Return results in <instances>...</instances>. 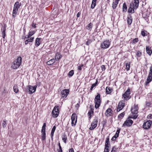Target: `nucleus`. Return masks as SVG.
Segmentation results:
<instances>
[{"label": "nucleus", "instance_id": "57", "mask_svg": "<svg viewBox=\"0 0 152 152\" xmlns=\"http://www.w3.org/2000/svg\"><path fill=\"white\" fill-rule=\"evenodd\" d=\"M46 126V124L45 123H44L43 124V125L42 127V128H45Z\"/></svg>", "mask_w": 152, "mask_h": 152}, {"label": "nucleus", "instance_id": "10", "mask_svg": "<svg viewBox=\"0 0 152 152\" xmlns=\"http://www.w3.org/2000/svg\"><path fill=\"white\" fill-rule=\"evenodd\" d=\"M98 123V120L97 119H95L91 124V126L89 128L90 130H93L95 129L97 126Z\"/></svg>", "mask_w": 152, "mask_h": 152}, {"label": "nucleus", "instance_id": "41", "mask_svg": "<svg viewBox=\"0 0 152 152\" xmlns=\"http://www.w3.org/2000/svg\"><path fill=\"white\" fill-rule=\"evenodd\" d=\"M117 150V148H116L115 147H113L112 150L111 152H116Z\"/></svg>", "mask_w": 152, "mask_h": 152}, {"label": "nucleus", "instance_id": "13", "mask_svg": "<svg viewBox=\"0 0 152 152\" xmlns=\"http://www.w3.org/2000/svg\"><path fill=\"white\" fill-rule=\"evenodd\" d=\"M69 93V91L68 89H65L61 91V94L62 97L65 98Z\"/></svg>", "mask_w": 152, "mask_h": 152}, {"label": "nucleus", "instance_id": "47", "mask_svg": "<svg viewBox=\"0 0 152 152\" xmlns=\"http://www.w3.org/2000/svg\"><path fill=\"white\" fill-rule=\"evenodd\" d=\"M83 66V64H81L80 66L78 67V69L81 70L82 69V67Z\"/></svg>", "mask_w": 152, "mask_h": 152}, {"label": "nucleus", "instance_id": "55", "mask_svg": "<svg viewBox=\"0 0 152 152\" xmlns=\"http://www.w3.org/2000/svg\"><path fill=\"white\" fill-rule=\"evenodd\" d=\"M80 15H81V13H80V12H78L77 13V18L79 17L80 16Z\"/></svg>", "mask_w": 152, "mask_h": 152}, {"label": "nucleus", "instance_id": "26", "mask_svg": "<svg viewBox=\"0 0 152 152\" xmlns=\"http://www.w3.org/2000/svg\"><path fill=\"white\" fill-rule=\"evenodd\" d=\"M1 30L2 31V35L3 38H4L5 36V31L6 28L4 27H3L1 28Z\"/></svg>", "mask_w": 152, "mask_h": 152}, {"label": "nucleus", "instance_id": "39", "mask_svg": "<svg viewBox=\"0 0 152 152\" xmlns=\"http://www.w3.org/2000/svg\"><path fill=\"white\" fill-rule=\"evenodd\" d=\"M138 41V38H136L132 40V42L133 44H135L136 42H137Z\"/></svg>", "mask_w": 152, "mask_h": 152}, {"label": "nucleus", "instance_id": "50", "mask_svg": "<svg viewBox=\"0 0 152 152\" xmlns=\"http://www.w3.org/2000/svg\"><path fill=\"white\" fill-rule=\"evenodd\" d=\"M141 35L143 36H146L145 32L143 31H141Z\"/></svg>", "mask_w": 152, "mask_h": 152}, {"label": "nucleus", "instance_id": "30", "mask_svg": "<svg viewBox=\"0 0 152 152\" xmlns=\"http://www.w3.org/2000/svg\"><path fill=\"white\" fill-rule=\"evenodd\" d=\"M35 33V32L34 31H29L28 33V35H27L28 38H30L31 36H32L33 34H34Z\"/></svg>", "mask_w": 152, "mask_h": 152}, {"label": "nucleus", "instance_id": "60", "mask_svg": "<svg viewBox=\"0 0 152 152\" xmlns=\"http://www.w3.org/2000/svg\"><path fill=\"white\" fill-rule=\"evenodd\" d=\"M120 130H121V129H119L117 130L116 131V133H117L119 134V133L120 132Z\"/></svg>", "mask_w": 152, "mask_h": 152}, {"label": "nucleus", "instance_id": "1", "mask_svg": "<svg viewBox=\"0 0 152 152\" xmlns=\"http://www.w3.org/2000/svg\"><path fill=\"white\" fill-rule=\"evenodd\" d=\"M134 1L133 4H131L130 5V7L128 10L129 13H134V9H136L138 7L139 3V0H134Z\"/></svg>", "mask_w": 152, "mask_h": 152}, {"label": "nucleus", "instance_id": "19", "mask_svg": "<svg viewBox=\"0 0 152 152\" xmlns=\"http://www.w3.org/2000/svg\"><path fill=\"white\" fill-rule=\"evenodd\" d=\"M152 80V75H149L145 85H147Z\"/></svg>", "mask_w": 152, "mask_h": 152}, {"label": "nucleus", "instance_id": "3", "mask_svg": "<svg viewBox=\"0 0 152 152\" xmlns=\"http://www.w3.org/2000/svg\"><path fill=\"white\" fill-rule=\"evenodd\" d=\"M100 97V94H98L94 98L95 107L96 109L99 108L100 106L101 103V100Z\"/></svg>", "mask_w": 152, "mask_h": 152}, {"label": "nucleus", "instance_id": "43", "mask_svg": "<svg viewBox=\"0 0 152 152\" xmlns=\"http://www.w3.org/2000/svg\"><path fill=\"white\" fill-rule=\"evenodd\" d=\"M109 147H105L104 149V152H109Z\"/></svg>", "mask_w": 152, "mask_h": 152}, {"label": "nucleus", "instance_id": "23", "mask_svg": "<svg viewBox=\"0 0 152 152\" xmlns=\"http://www.w3.org/2000/svg\"><path fill=\"white\" fill-rule=\"evenodd\" d=\"M61 57V55L59 53H56L55 59L56 60H58Z\"/></svg>", "mask_w": 152, "mask_h": 152}, {"label": "nucleus", "instance_id": "51", "mask_svg": "<svg viewBox=\"0 0 152 152\" xmlns=\"http://www.w3.org/2000/svg\"><path fill=\"white\" fill-rule=\"evenodd\" d=\"M80 106V105L79 104L77 103L75 105V107L76 108H77V110H78V108H79V107Z\"/></svg>", "mask_w": 152, "mask_h": 152}, {"label": "nucleus", "instance_id": "38", "mask_svg": "<svg viewBox=\"0 0 152 152\" xmlns=\"http://www.w3.org/2000/svg\"><path fill=\"white\" fill-rule=\"evenodd\" d=\"M125 114V113L124 112H123L121 114H120L118 115V117L119 118H121L124 117V115Z\"/></svg>", "mask_w": 152, "mask_h": 152}, {"label": "nucleus", "instance_id": "24", "mask_svg": "<svg viewBox=\"0 0 152 152\" xmlns=\"http://www.w3.org/2000/svg\"><path fill=\"white\" fill-rule=\"evenodd\" d=\"M41 38H37L35 41V45H37V46H39L40 44V41Z\"/></svg>", "mask_w": 152, "mask_h": 152}, {"label": "nucleus", "instance_id": "25", "mask_svg": "<svg viewBox=\"0 0 152 152\" xmlns=\"http://www.w3.org/2000/svg\"><path fill=\"white\" fill-rule=\"evenodd\" d=\"M14 92L15 93H18L19 91L18 86L17 85L15 84L13 87Z\"/></svg>", "mask_w": 152, "mask_h": 152}, {"label": "nucleus", "instance_id": "62", "mask_svg": "<svg viewBox=\"0 0 152 152\" xmlns=\"http://www.w3.org/2000/svg\"><path fill=\"white\" fill-rule=\"evenodd\" d=\"M56 129V126H54L53 128L52 129V130H54V131H55V129Z\"/></svg>", "mask_w": 152, "mask_h": 152}, {"label": "nucleus", "instance_id": "7", "mask_svg": "<svg viewBox=\"0 0 152 152\" xmlns=\"http://www.w3.org/2000/svg\"><path fill=\"white\" fill-rule=\"evenodd\" d=\"M72 123L71 124L72 126H75L77 121V116L75 113H73L71 116Z\"/></svg>", "mask_w": 152, "mask_h": 152}, {"label": "nucleus", "instance_id": "20", "mask_svg": "<svg viewBox=\"0 0 152 152\" xmlns=\"http://www.w3.org/2000/svg\"><path fill=\"white\" fill-rule=\"evenodd\" d=\"M132 19L131 15H129L127 17V22L128 24L131 25L132 22Z\"/></svg>", "mask_w": 152, "mask_h": 152}, {"label": "nucleus", "instance_id": "46", "mask_svg": "<svg viewBox=\"0 0 152 152\" xmlns=\"http://www.w3.org/2000/svg\"><path fill=\"white\" fill-rule=\"evenodd\" d=\"M149 75H152V66H151L150 67V72H149Z\"/></svg>", "mask_w": 152, "mask_h": 152}, {"label": "nucleus", "instance_id": "37", "mask_svg": "<svg viewBox=\"0 0 152 152\" xmlns=\"http://www.w3.org/2000/svg\"><path fill=\"white\" fill-rule=\"evenodd\" d=\"M126 69L127 70H129L130 69V63H129L126 64Z\"/></svg>", "mask_w": 152, "mask_h": 152}, {"label": "nucleus", "instance_id": "21", "mask_svg": "<svg viewBox=\"0 0 152 152\" xmlns=\"http://www.w3.org/2000/svg\"><path fill=\"white\" fill-rule=\"evenodd\" d=\"M55 60L56 59L55 58L52 59L46 62V64L47 65H52L54 63L55 61Z\"/></svg>", "mask_w": 152, "mask_h": 152}, {"label": "nucleus", "instance_id": "29", "mask_svg": "<svg viewBox=\"0 0 152 152\" xmlns=\"http://www.w3.org/2000/svg\"><path fill=\"white\" fill-rule=\"evenodd\" d=\"M62 140L65 143H66V140L67 139V138L66 137V136L65 134H63L62 136Z\"/></svg>", "mask_w": 152, "mask_h": 152}, {"label": "nucleus", "instance_id": "52", "mask_svg": "<svg viewBox=\"0 0 152 152\" xmlns=\"http://www.w3.org/2000/svg\"><path fill=\"white\" fill-rule=\"evenodd\" d=\"M110 144H109V143H108L107 142H105V147H109V145H110Z\"/></svg>", "mask_w": 152, "mask_h": 152}, {"label": "nucleus", "instance_id": "31", "mask_svg": "<svg viewBox=\"0 0 152 152\" xmlns=\"http://www.w3.org/2000/svg\"><path fill=\"white\" fill-rule=\"evenodd\" d=\"M142 55V53L140 51H136V55L137 57H140Z\"/></svg>", "mask_w": 152, "mask_h": 152}, {"label": "nucleus", "instance_id": "64", "mask_svg": "<svg viewBox=\"0 0 152 152\" xmlns=\"http://www.w3.org/2000/svg\"><path fill=\"white\" fill-rule=\"evenodd\" d=\"M58 145L59 147V149H61V148H62L61 147L60 145V142L58 143Z\"/></svg>", "mask_w": 152, "mask_h": 152}, {"label": "nucleus", "instance_id": "34", "mask_svg": "<svg viewBox=\"0 0 152 152\" xmlns=\"http://www.w3.org/2000/svg\"><path fill=\"white\" fill-rule=\"evenodd\" d=\"M93 24L90 23L88 25L87 29L88 30H90L92 28Z\"/></svg>", "mask_w": 152, "mask_h": 152}, {"label": "nucleus", "instance_id": "45", "mask_svg": "<svg viewBox=\"0 0 152 152\" xmlns=\"http://www.w3.org/2000/svg\"><path fill=\"white\" fill-rule=\"evenodd\" d=\"M18 11V10L13 8L12 13L16 14H17Z\"/></svg>", "mask_w": 152, "mask_h": 152}, {"label": "nucleus", "instance_id": "15", "mask_svg": "<svg viewBox=\"0 0 152 152\" xmlns=\"http://www.w3.org/2000/svg\"><path fill=\"white\" fill-rule=\"evenodd\" d=\"M133 123V121L131 119H129L126 121L123 124V126H131Z\"/></svg>", "mask_w": 152, "mask_h": 152}, {"label": "nucleus", "instance_id": "36", "mask_svg": "<svg viewBox=\"0 0 152 152\" xmlns=\"http://www.w3.org/2000/svg\"><path fill=\"white\" fill-rule=\"evenodd\" d=\"M42 140H45L46 138V133H42Z\"/></svg>", "mask_w": 152, "mask_h": 152}, {"label": "nucleus", "instance_id": "54", "mask_svg": "<svg viewBox=\"0 0 152 152\" xmlns=\"http://www.w3.org/2000/svg\"><path fill=\"white\" fill-rule=\"evenodd\" d=\"M69 152H74L73 148H71L69 151Z\"/></svg>", "mask_w": 152, "mask_h": 152}, {"label": "nucleus", "instance_id": "56", "mask_svg": "<svg viewBox=\"0 0 152 152\" xmlns=\"http://www.w3.org/2000/svg\"><path fill=\"white\" fill-rule=\"evenodd\" d=\"M137 116H138V115H137V114H135V115H134L133 116V118L134 119H136L137 118Z\"/></svg>", "mask_w": 152, "mask_h": 152}, {"label": "nucleus", "instance_id": "9", "mask_svg": "<svg viewBox=\"0 0 152 152\" xmlns=\"http://www.w3.org/2000/svg\"><path fill=\"white\" fill-rule=\"evenodd\" d=\"M152 121L150 120L144 123L143 125V128L145 129H148L150 127L152 124Z\"/></svg>", "mask_w": 152, "mask_h": 152}, {"label": "nucleus", "instance_id": "27", "mask_svg": "<svg viewBox=\"0 0 152 152\" xmlns=\"http://www.w3.org/2000/svg\"><path fill=\"white\" fill-rule=\"evenodd\" d=\"M97 0H92V4L91 6V8L94 9L96 5V2Z\"/></svg>", "mask_w": 152, "mask_h": 152}, {"label": "nucleus", "instance_id": "44", "mask_svg": "<svg viewBox=\"0 0 152 152\" xmlns=\"http://www.w3.org/2000/svg\"><path fill=\"white\" fill-rule=\"evenodd\" d=\"M89 118L90 119L91 118V112H88V113Z\"/></svg>", "mask_w": 152, "mask_h": 152}, {"label": "nucleus", "instance_id": "16", "mask_svg": "<svg viewBox=\"0 0 152 152\" xmlns=\"http://www.w3.org/2000/svg\"><path fill=\"white\" fill-rule=\"evenodd\" d=\"M21 5V3H19V2L17 1L15 4L13 8L18 10Z\"/></svg>", "mask_w": 152, "mask_h": 152}, {"label": "nucleus", "instance_id": "59", "mask_svg": "<svg viewBox=\"0 0 152 152\" xmlns=\"http://www.w3.org/2000/svg\"><path fill=\"white\" fill-rule=\"evenodd\" d=\"M119 134L116 133L115 135L114 136H115L117 138V137H118V136H119Z\"/></svg>", "mask_w": 152, "mask_h": 152}, {"label": "nucleus", "instance_id": "49", "mask_svg": "<svg viewBox=\"0 0 152 152\" xmlns=\"http://www.w3.org/2000/svg\"><path fill=\"white\" fill-rule=\"evenodd\" d=\"M101 68L102 71H104L105 70V67L104 65L101 66Z\"/></svg>", "mask_w": 152, "mask_h": 152}, {"label": "nucleus", "instance_id": "53", "mask_svg": "<svg viewBox=\"0 0 152 152\" xmlns=\"http://www.w3.org/2000/svg\"><path fill=\"white\" fill-rule=\"evenodd\" d=\"M116 138V137L115 136H114L112 138L111 140L113 141L115 140Z\"/></svg>", "mask_w": 152, "mask_h": 152}, {"label": "nucleus", "instance_id": "8", "mask_svg": "<svg viewBox=\"0 0 152 152\" xmlns=\"http://www.w3.org/2000/svg\"><path fill=\"white\" fill-rule=\"evenodd\" d=\"M130 94V90L128 89L125 92L124 94L123 95V97L125 100H127L130 99L131 97V96L129 95Z\"/></svg>", "mask_w": 152, "mask_h": 152}, {"label": "nucleus", "instance_id": "14", "mask_svg": "<svg viewBox=\"0 0 152 152\" xmlns=\"http://www.w3.org/2000/svg\"><path fill=\"white\" fill-rule=\"evenodd\" d=\"M105 114L106 116H112L113 115V111L110 108H108L106 111Z\"/></svg>", "mask_w": 152, "mask_h": 152}, {"label": "nucleus", "instance_id": "35", "mask_svg": "<svg viewBox=\"0 0 152 152\" xmlns=\"http://www.w3.org/2000/svg\"><path fill=\"white\" fill-rule=\"evenodd\" d=\"M127 9V7L126 4L124 3L123 6V11L126 12V10Z\"/></svg>", "mask_w": 152, "mask_h": 152}, {"label": "nucleus", "instance_id": "11", "mask_svg": "<svg viewBox=\"0 0 152 152\" xmlns=\"http://www.w3.org/2000/svg\"><path fill=\"white\" fill-rule=\"evenodd\" d=\"M124 101H121L119 102L117 110L118 112L119 111L123 108L124 106Z\"/></svg>", "mask_w": 152, "mask_h": 152}, {"label": "nucleus", "instance_id": "63", "mask_svg": "<svg viewBox=\"0 0 152 152\" xmlns=\"http://www.w3.org/2000/svg\"><path fill=\"white\" fill-rule=\"evenodd\" d=\"M28 43V42L27 40V39L25 41V43L26 45H27Z\"/></svg>", "mask_w": 152, "mask_h": 152}, {"label": "nucleus", "instance_id": "4", "mask_svg": "<svg viewBox=\"0 0 152 152\" xmlns=\"http://www.w3.org/2000/svg\"><path fill=\"white\" fill-rule=\"evenodd\" d=\"M111 42V41L107 39L101 43L100 47L104 49L109 48Z\"/></svg>", "mask_w": 152, "mask_h": 152}, {"label": "nucleus", "instance_id": "2", "mask_svg": "<svg viewBox=\"0 0 152 152\" xmlns=\"http://www.w3.org/2000/svg\"><path fill=\"white\" fill-rule=\"evenodd\" d=\"M22 61V58L21 57H18L13 62L11 67L13 69L18 68L20 65Z\"/></svg>", "mask_w": 152, "mask_h": 152}, {"label": "nucleus", "instance_id": "61", "mask_svg": "<svg viewBox=\"0 0 152 152\" xmlns=\"http://www.w3.org/2000/svg\"><path fill=\"white\" fill-rule=\"evenodd\" d=\"M32 26L33 27H34V28H36V24H34V23H33V24H32Z\"/></svg>", "mask_w": 152, "mask_h": 152}, {"label": "nucleus", "instance_id": "18", "mask_svg": "<svg viewBox=\"0 0 152 152\" xmlns=\"http://www.w3.org/2000/svg\"><path fill=\"white\" fill-rule=\"evenodd\" d=\"M146 50L147 53L150 56L151 55L152 53L151 48L149 46H147L146 48Z\"/></svg>", "mask_w": 152, "mask_h": 152}, {"label": "nucleus", "instance_id": "42", "mask_svg": "<svg viewBox=\"0 0 152 152\" xmlns=\"http://www.w3.org/2000/svg\"><path fill=\"white\" fill-rule=\"evenodd\" d=\"M55 131H54V130H51V137L52 140H53V136Z\"/></svg>", "mask_w": 152, "mask_h": 152}, {"label": "nucleus", "instance_id": "58", "mask_svg": "<svg viewBox=\"0 0 152 152\" xmlns=\"http://www.w3.org/2000/svg\"><path fill=\"white\" fill-rule=\"evenodd\" d=\"M109 138H107L106 140V142H107L108 143H109Z\"/></svg>", "mask_w": 152, "mask_h": 152}, {"label": "nucleus", "instance_id": "5", "mask_svg": "<svg viewBox=\"0 0 152 152\" xmlns=\"http://www.w3.org/2000/svg\"><path fill=\"white\" fill-rule=\"evenodd\" d=\"M37 87V86H28L26 88V91L29 94H31L35 91Z\"/></svg>", "mask_w": 152, "mask_h": 152}, {"label": "nucleus", "instance_id": "28", "mask_svg": "<svg viewBox=\"0 0 152 152\" xmlns=\"http://www.w3.org/2000/svg\"><path fill=\"white\" fill-rule=\"evenodd\" d=\"M25 38L28 39H27V40L28 41V42H32V41H33L34 40V37H30V38H28L27 35H26L25 37Z\"/></svg>", "mask_w": 152, "mask_h": 152}, {"label": "nucleus", "instance_id": "48", "mask_svg": "<svg viewBox=\"0 0 152 152\" xmlns=\"http://www.w3.org/2000/svg\"><path fill=\"white\" fill-rule=\"evenodd\" d=\"M42 133H46L45 132V128H42L41 130Z\"/></svg>", "mask_w": 152, "mask_h": 152}, {"label": "nucleus", "instance_id": "32", "mask_svg": "<svg viewBox=\"0 0 152 152\" xmlns=\"http://www.w3.org/2000/svg\"><path fill=\"white\" fill-rule=\"evenodd\" d=\"M74 72L73 70H71L69 71L68 73L69 77H71L74 74Z\"/></svg>", "mask_w": 152, "mask_h": 152}, {"label": "nucleus", "instance_id": "17", "mask_svg": "<svg viewBox=\"0 0 152 152\" xmlns=\"http://www.w3.org/2000/svg\"><path fill=\"white\" fill-rule=\"evenodd\" d=\"M120 0H115V1L113 2L112 4V8L113 9H115L118 3V1Z\"/></svg>", "mask_w": 152, "mask_h": 152}, {"label": "nucleus", "instance_id": "33", "mask_svg": "<svg viewBox=\"0 0 152 152\" xmlns=\"http://www.w3.org/2000/svg\"><path fill=\"white\" fill-rule=\"evenodd\" d=\"M97 83H98V81L97 80H96V83H95L93 84L92 85L91 87L90 88V92H91L93 88L95 86H96V85H97Z\"/></svg>", "mask_w": 152, "mask_h": 152}, {"label": "nucleus", "instance_id": "6", "mask_svg": "<svg viewBox=\"0 0 152 152\" xmlns=\"http://www.w3.org/2000/svg\"><path fill=\"white\" fill-rule=\"evenodd\" d=\"M58 107V106H55L52 110V114L54 118L57 117L58 115L59 112Z\"/></svg>", "mask_w": 152, "mask_h": 152}, {"label": "nucleus", "instance_id": "40", "mask_svg": "<svg viewBox=\"0 0 152 152\" xmlns=\"http://www.w3.org/2000/svg\"><path fill=\"white\" fill-rule=\"evenodd\" d=\"M7 122L5 121H4L2 124V126L3 127H5L7 126Z\"/></svg>", "mask_w": 152, "mask_h": 152}, {"label": "nucleus", "instance_id": "12", "mask_svg": "<svg viewBox=\"0 0 152 152\" xmlns=\"http://www.w3.org/2000/svg\"><path fill=\"white\" fill-rule=\"evenodd\" d=\"M138 107L137 105L134 104V106L131 108V111L133 114H137L138 113Z\"/></svg>", "mask_w": 152, "mask_h": 152}, {"label": "nucleus", "instance_id": "22", "mask_svg": "<svg viewBox=\"0 0 152 152\" xmlns=\"http://www.w3.org/2000/svg\"><path fill=\"white\" fill-rule=\"evenodd\" d=\"M105 90L106 93L107 94H109L112 92L113 90L112 88L107 87L106 88Z\"/></svg>", "mask_w": 152, "mask_h": 152}]
</instances>
